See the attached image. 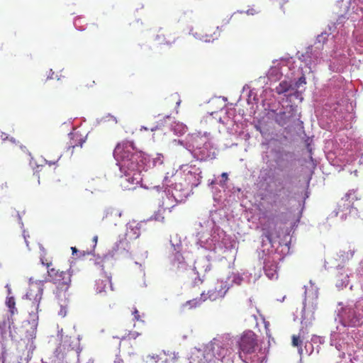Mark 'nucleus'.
<instances>
[{
  "label": "nucleus",
  "instance_id": "9",
  "mask_svg": "<svg viewBox=\"0 0 363 363\" xmlns=\"http://www.w3.org/2000/svg\"><path fill=\"white\" fill-rule=\"evenodd\" d=\"M121 212L116 208H108L106 209L103 219L109 223L116 225L118 220L121 217Z\"/></svg>",
  "mask_w": 363,
  "mask_h": 363
},
{
  "label": "nucleus",
  "instance_id": "8",
  "mask_svg": "<svg viewBox=\"0 0 363 363\" xmlns=\"http://www.w3.org/2000/svg\"><path fill=\"white\" fill-rule=\"evenodd\" d=\"M294 117V108L292 106L287 107L284 111L277 113L275 121L280 125H286L291 118Z\"/></svg>",
  "mask_w": 363,
  "mask_h": 363
},
{
  "label": "nucleus",
  "instance_id": "25",
  "mask_svg": "<svg viewBox=\"0 0 363 363\" xmlns=\"http://www.w3.org/2000/svg\"><path fill=\"white\" fill-rule=\"evenodd\" d=\"M114 363H124L123 358L117 356L114 360Z\"/></svg>",
  "mask_w": 363,
  "mask_h": 363
},
{
  "label": "nucleus",
  "instance_id": "14",
  "mask_svg": "<svg viewBox=\"0 0 363 363\" xmlns=\"http://www.w3.org/2000/svg\"><path fill=\"white\" fill-rule=\"evenodd\" d=\"M266 275L269 279H273L277 274V263L267 262L264 266Z\"/></svg>",
  "mask_w": 363,
  "mask_h": 363
},
{
  "label": "nucleus",
  "instance_id": "1",
  "mask_svg": "<svg viewBox=\"0 0 363 363\" xmlns=\"http://www.w3.org/2000/svg\"><path fill=\"white\" fill-rule=\"evenodd\" d=\"M113 156L121 171L124 172L120 182L121 187L125 190L134 189L143 179V153L136 150L133 142L122 141L115 147Z\"/></svg>",
  "mask_w": 363,
  "mask_h": 363
},
{
  "label": "nucleus",
  "instance_id": "12",
  "mask_svg": "<svg viewBox=\"0 0 363 363\" xmlns=\"http://www.w3.org/2000/svg\"><path fill=\"white\" fill-rule=\"evenodd\" d=\"M194 154L200 160H207L212 158L209 151V143H205L203 147H196Z\"/></svg>",
  "mask_w": 363,
  "mask_h": 363
},
{
  "label": "nucleus",
  "instance_id": "6",
  "mask_svg": "<svg viewBox=\"0 0 363 363\" xmlns=\"http://www.w3.org/2000/svg\"><path fill=\"white\" fill-rule=\"evenodd\" d=\"M220 30L218 26H205L195 33V35L200 40L205 42L213 41L220 35Z\"/></svg>",
  "mask_w": 363,
  "mask_h": 363
},
{
  "label": "nucleus",
  "instance_id": "3",
  "mask_svg": "<svg viewBox=\"0 0 363 363\" xmlns=\"http://www.w3.org/2000/svg\"><path fill=\"white\" fill-rule=\"evenodd\" d=\"M48 275L50 281L55 286L54 294L62 306L68 300L72 272L70 269L60 271V269L51 268L48 269Z\"/></svg>",
  "mask_w": 363,
  "mask_h": 363
},
{
  "label": "nucleus",
  "instance_id": "34",
  "mask_svg": "<svg viewBox=\"0 0 363 363\" xmlns=\"http://www.w3.org/2000/svg\"><path fill=\"white\" fill-rule=\"evenodd\" d=\"M42 363H47V362H42Z\"/></svg>",
  "mask_w": 363,
  "mask_h": 363
},
{
  "label": "nucleus",
  "instance_id": "11",
  "mask_svg": "<svg viewBox=\"0 0 363 363\" xmlns=\"http://www.w3.org/2000/svg\"><path fill=\"white\" fill-rule=\"evenodd\" d=\"M95 286L97 293L106 291V289H108L109 287L111 286V278L106 277V275H103L101 278L96 280Z\"/></svg>",
  "mask_w": 363,
  "mask_h": 363
},
{
  "label": "nucleus",
  "instance_id": "26",
  "mask_svg": "<svg viewBox=\"0 0 363 363\" xmlns=\"http://www.w3.org/2000/svg\"><path fill=\"white\" fill-rule=\"evenodd\" d=\"M279 73V69L277 68L271 69L270 74L272 75L274 74H277Z\"/></svg>",
  "mask_w": 363,
  "mask_h": 363
},
{
  "label": "nucleus",
  "instance_id": "29",
  "mask_svg": "<svg viewBox=\"0 0 363 363\" xmlns=\"http://www.w3.org/2000/svg\"><path fill=\"white\" fill-rule=\"evenodd\" d=\"M222 177L225 179H228V174L227 173H223L221 174Z\"/></svg>",
  "mask_w": 363,
  "mask_h": 363
},
{
  "label": "nucleus",
  "instance_id": "30",
  "mask_svg": "<svg viewBox=\"0 0 363 363\" xmlns=\"http://www.w3.org/2000/svg\"><path fill=\"white\" fill-rule=\"evenodd\" d=\"M151 131L156 130L157 129H159L157 125L152 126L151 128H150Z\"/></svg>",
  "mask_w": 363,
  "mask_h": 363
},
{
  "label": "nucleus",
  "instance_id": "10",
  "mask_svg": "<svg viewBox=\"0 0 363 363\" xmlns=\"http://www.w3.org/2000/svg\"><path fill=\"white\" fill-rule=\"evenodd\" d=\"M47 171L46 167H38L36 170H32L31 175L28 177L26 181L30 185L38 186L40 184V173H45Z\"/></svg>",
  "mask_w": 363,
  "mask_h": 363
},
{
  "label": "nucleus",
  "instance_id": "33",
  "mask_svg": "<svg viewBox=\"0 0 363 363\" xmlns=\"http://www.w3.org/2000/svg\"><path fill=\"white\" fill-rule=\"evenodd\" d=\"M51 164H52V163H50H50H49V166L50 167V166H51ZM52 164H55V163H52Z\"/></svg>",
  "mask_w": 363,
  "mask_h": 363
},
{
  "label": "nucleus",
  "instance_id": "4",
  "mask_svg": "<svg viewBox=\"0 0 363 363\" xmlns=\"http://www.w3.org/2000/svg\"><path fill=\"white\" fill-rule=\"evenodd\" d=\"M228 289L225 285L223 283H218L214 289H209L207 294L202 292L201 296L198 299L196 298L194 300L187 301L186 303L190 306H199L202 301H205L206 300L216 301L218 300V298H223L225 295Z\"/></svg>",
  "mask_w": 363,
  "mask_h": 363
},
{
  "label": "nucleus",
  "instance_id": "5",
  "mask_svg": "<svg viewBox=\"0 0 363 363\" xmlns=\"http://www.w3.org/2000/svg\"><path fill=\"white\" fill-rule=\"evenodd\" d=\"M42 296L43 289L40 286L37 285L31 286L26 294L27 299L31 302V309L29 313L30 316L33 319L38 318V313Z\"/></svg>",
  "mask_w": 363,
  "mask_h": 363
},
{
  "label": "nucleus",
  "instance_id": "18",
  "mask_svg": "<svg viewBox=\"0 0 363 363\" xmlns=\"http://www.w3.org/2000/svg\"><path fill=\"white\" fill-rule=\"evenodd\" d=\"M350 197V194H346L341 199L339 203V211H344V210H347L352 206V203L349 201Z\"/></svg>",
  "mask_w": 363,
  "mask_h": 363
},
{
  "label": "nucleus",
  "instance_id": "16",
  "mask_svg": "<svg viewBox=\"0 0 363 363\" xmlns=\"http://www.w3.org/2000/svg\"><path fill=\"white\" fill-rule=\"evenodd\" d=\"M292 87L291 82L284 80L281 81L278 86L275 88V91L278 94H281L286 93V91L291 90Z\"/></svg>",
  "mask_w": 363,
  "mask_h": 363
},
{
  "label": "nucleus",
  "instance_id": "13",
  "mask_svg": "<svg viewBox=\"0 0 363 363\" xmlns=\"http://www.w3.org/2000/svg\"><path fill=\"white\" fill-rule=\"evenodd\" d=\"M173 207H164V203H162L154 215L151 216V219L158 220L159 222H164L167 213H170Z\"/></svg>",
  "mask_w": 363,
  "mask_h": 363
},
{
  "label": "nucleus",
  "instance_id": "31",
  "mask_svg": "<svg viewBox=\"0 0 363 363\" xmlns=\"http://www.w3.org/2000/svg\"><path fill=\"white\" fill-rule=\"evenodd\" d=\"M71 250H72V251L73 254H74V252H77V248H76L75 247H71Z\"/></svg>",
  "mask_w": 363,
  "mask_h": 363
},
{
  "label": "nucleus",
  "instance_id": "17",
  "mask_svg": "<svg viewBox=\"0 0 363 363\" xmlns=\"http://www.w3.org/2000/svg\"><path fill=\"white\" fill-rule=\"evenodd\" d=\"M6 306L11 316L15 315L18 313V308L16 306V301L13 296H9L6 301Z\"/></svg>",
  "mask_w": 363,
  "mask_h": 363
},
{
  "label": "nucleus",
  "instance_id": "28",
  "mask_svg": "<svg viewBox=\"0 0 363 363\" xmlns=\"http://www.w3.org/2000/svg\"><path fill=\"white\" fill-rule=\"evenodd\" d=\"M148 357H150L151 359H154L155 362L158 360V355H152V356H148Z\"/></svg>",
  "mask_w": 363,
  "mask_h": 363
},
{
  "label": "nucleus",
  "instance_id": "2",
  "mask_svg": "<svg viewBox=\"0 0 363 363\" xmlns=\"http://www.w3.org/2000/svg\"><path fill=\"white\" fill-rule=\"evenodd\" d=\"M239 349V357L246 363H262L267 357V349L259 346L257 335L251 330L242 335Z\"/></svg>",
  "mask_w": 363,
  "mask_h": 363
},
{
  "label": "nucleus",
  "instance_id": "32",
  "mask_svg": "<svg viewBox=\"0 0 363 363\" xmlns=\"http://www.w3.org/2000/svg\"><path fill=\"white\" fill-rule=\"evenodd\" d=\"M97 240H98V237L97 236H94V240L95 242H97Z\"/></svg>",
  "mask_w": 363,
  "mask_h": 363
},
{
  "label": "nucleus",
  "instance_id": "27",
  "mask_svg": "<svg viewBox=\"0 0 363 363\" xmlns=\"http://www.w3.org/2000/svg\"><path fill=\"white\" fill-rule=\"evenodd\" d=\"M29 237V235H28ZM23 238L25 240L26 245L28 247V242L27 240V235H26L25 233H23Z\"/></svg>",
  "mask_w": 363,
  "mask_h": 363
},
{
  "label": "nucleus",
  "instance_id": "21",
  "mask_svg": "<svg viewBox=\"0 0 363 363\" xmlns=\"http://www.w3.org/2000/svg\"><path fill=\"white\" fill-rule=\"evenodd\" d=\"M140 335V333H137V332H130L129 333L128 335H127V338L128 340H131V339H136V337Z\"/></svg>",
  "mask_w": 363,
  "mask_h": 363
},
{
  "label": "nucleus",
  "instance_id": "7",
  "mask_svg": "<svg viewBox=\"0 0 363 363\" xmlns=\"http://www.w3.org/2000/svg\"><path fill=\"white\" fill-rule=\"evenodd\" d=\"M156 41L160 44H172L176 42V36L170 30L160 28L155 37Z\"/></svg>",
  "mask_w": 363,
  "mask_h": 363
},
{
  "label": "nucleus",
  "instance_id": "19",
  "mask_svg": "<svg viewBox=\"0 0 363 363\" xmlns=\"http://www.w3.org/2000/svg\"><path fill=\"white\" fill-rule=\"evenodd\" d=\"M275 3L281 9L284 11L286 9L285 5L289 4V0H275Z\"/></svg>",
  "mask_w": 363,
  "mask_h": 363
},
{
  "label": "nucleus",
  "instance_id": "20",
  "mask_svg": "<svg viewBox=\"0 0 363 363\" xmlns=\"http://www.w3.org/2000/svg\"><path fill=\"white\" fill-rule=\"evenodd\" d=\"M40 262L48 269H50L52 261L50 259L45 257H40Z\"/></svg>",
  "mask_w": 363,
  "mask_h": 363
},
{
  "label": "nucleus",
  "instance_id": "23",
  "mask_svg": "<svg viewBox=\"0 0 363 363\" xmlns=\"http://www.w3.org/2000/svg\"><path fill=\"white\" fill-rule=\"evenodd\" d=\"M306 77L305 76H301L298 80L296 82V86L297 87H298L301 84H306Z\"/></svg>",
  "mask_w": 363,
  "mask_h": 363
},
{
  "label": "nucleus",
  "instance_id": "15",
  "mask_svg": "<svg viewBox=\"0 0 363 363\" xmlns=\"http://www.w3.org/2000/svg\"><path fill=\"white\" fill-rule=\"evenodd\" d=\"M303 336L301 333L298 335H293L291 336V345L294 347H298V351L300 355L303 354L302 344H303Z\"/></svg>",
  "mask_w": 363,
  "mask_h": 363
},
{
  "label": "nucleus",
  "instance_id": "24",
  "mask_svg": "<svg viewBox=\"0 0 363 363\" xmlns=\"http://www.w3.org/2000/svg\"><path fill=\"white\" fill-rule=\"evenodd\" d=\"M259 13V10H257V9H254V8L248 9L246 11V13L247 15H255Z\"/></svg>",
  "mask_w": 363,
  "mask_h": 363
},
{
  "label": "nucleus",
  "instance_id": "22",
  "mask_svg": "<svg viewBox=\"0 0 363 363\" xmlns=\"http://www.w3.org/2000/svg\"><path fill=\"white\" fill-rule=\"evenodd\" d=\"M132 314L134 316V319H135L137 321H139V320H140V315L137 308H133Z\"/></svg>",
  "mask_w": 363,
  "mask_h": 363
}]
</instances>
